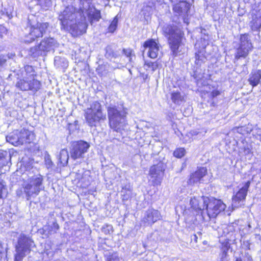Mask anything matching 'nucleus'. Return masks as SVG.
I'll return each instance as SVG.
<instances>
[{"instance_id":"1","label":"nucleus","mask_w":261,"mask_h":261,"mask_svg":"<svg viewBox=\"0 0 261 261\" xmlns=\"http://www.w3.org/2000/svg\"><path fill=\"white\" fill-rule=\"evenodd\" d=\"M42 181L43 178L40 175L32 176L23 181L16 191L17 196L23 197L25 196L28 200L36 197L42 190Z\"/></svg>"},{"instance_id":"2","label":"nucleus","mask_w":261,"mask_h":261,"mask_svg":"<svg viewBox=\"0 0 261 261\" xmlns=\"http://www.w3.org/2000/svg\"><path fill=\"white\" fill-rule=\"evenodd\" d=\"M109 124L111 128L120 132L126 124L127 110L120 107H110L108 109Z\"/></svg>"},{"instance_id":"3","label":"nucleus","mask_w":261,"mask_h":261,"mask_svg":"<svg viewBox=\"0 0 261 261\" xmlns=\"http://www.w3.org/2000/svg\"><path fill=\"white\" fill-rule=\"evenodd\" d=\"M162 31L164 35L168 38V43L173 55L176 56L184 35L183 32L177 25L168 24H165L163 25Z\"/></svg>"},{"instance_id":"4","label":"nucleus","mask_w":261,"mask_h":261,"mask_svg":"<svg viewBox=\"0 0 261 261\" xmlns=\"http://www.w3.org/2000/svg\"><path fill=\"white\" fill-rule=\"evenodd\" d=\"M75 17V9L72 6L67 7L59 16L61 29L65 30H72L76 32L85 31L87 26H71Z\"/></svg>"},{"instance_id":"5","label":"nucleus","mask_w":261,"mask_h":261,"mask_svg":"<svg viewBox=\"0 0 261 261\" xmlns=\"http://www.w3.org/2000/svg\"><path fill=\"white\" fill-rule=\"evenodd\" d=\"M84 111L86 122L91 127L95 126L101 120L105 118L102 113L101 105L97 101L91 103L90 107Z\"/></svg>"},{"instance_id":"6","label":"nucleus","mask_w":261,"mask_h":261,"mask_svg":"<svg viewBox=\"0 0 261 261\" xmlns=\"http://www.w3.org/2000/svg\"><path fill=\"white\" fill-rule=\"evenodd\" d=\"M56 45L57 42L53 38H44L39 44L30 48L29 55L33 58L45 56L47 53L54 49Z\"/></svg>"},{"instance_id":"7","label":"nucleus","mask_w":261,"mask_h":261,"mask_svg":"<svg viewBox=\"0 0 261 261\" xmlns=\"http://www.w3.org/2000/svg\"><path fill=\"white\" fill-rule=\"evenodd\" d=\"M48 27V23H37L36 24L31 25L30 32L25 35L24 42L31 43L36 39L42 37L45 33L46 29Z\"/></svg>"},{"instance_id":"8","label":"nucleus","mask_w":261,"mask_h":261,"mask_svg":"<svg viewBox=\"0 0 261 261\" xmlns=\"http://www.w3.org/2000/svg\"><path fill=\"white\" fill-rule=\"evenodd\" d=\"M89 147L90 144L86 141L80 140L73 142L70 148L71 158L74 160L84 158Z\"/></svg>"},{"instance_id":"9","label":"nucleus","mask_w":261,"mask_h":261,"mask_svg":"<svg viewBox=\"0 0 261 261\" xmlns=\"http://www.w3.org/2000/svg\"><path fill=\"white\" fill-rule=\"evenodd\" d=\"M165 168L166 165L163 162H159L156 164H154L151 166L149 176L150 177V180L154 186H158L161 184Z\"/></svg>"},{"instance_id":"10","label":"nucleus","mask_w":261,"mask_h":261,"mask_svg":"<svg viewBox=\"0 0 261 261\" xmlns=\"http://www.w3.org/2000/svg\"><path fill=\"white\" fill-rule=\"evenodd\" d=\"M225 208L226 205L221 200L211 197L210 202L207 204L205 214L207 215L208 219L215 218Z\"/></svg>"},{"instance_id":"11","label":"nucleus","mask_w":261,"mask_h":261,"mask_svg":"<svg viewBox=\"0 0 261 261\" xmlns=\"http://www.w3.org/2000/svg\"><path fill=\"white\" fill-rule=\"evenodd\" d=\"M240 40V46L237 49L235 55V58L238 59L241 58H246L253 47L248 35H241Z\"/></svg>"},{"instance_id":"12","label":"nucleus","mask_w":261,"mask_h":261,"mask_svg":"<svg viewBox=\"0 0 261 261\" xmlns=\"http://www.w3.org/2000/svg\"><path fill=\"white\" fill-rule=\"evenodd\" d=\"M16 87L22 91L31 90L36 92L40 88L41 83L35 79L25 76L17 82Z\"/></svg>"},{"instance_id":"13","label":"nucleus","mask_w":261,"mask_h":261,"mask_svg":"<svg viewBox=\"0 0 261 261\" xmlns=\"http://www.w3.org/2000/svg\"><path fill=\"white\" fill-rule=\"evenodd\" d=\"M251 182L247 181L236 193V195L232 197V206L239 207L241 206L242 203L245 200L248 188L250 187Z\"/></svg>"},{"instance_id":"14","label":"nucleus","mask_w":261,"mask_h":261,"mask_svg":"<svg viewBox=\"0 0 261 261\" xmlns=\"http://www.w3.org/2000/svg\"><path fill=\"white\" fill-rule=\"evenodd\" d=\"M33 244V242L30 238L24 234H21L18 241V244L16 246V251L17 252H20L26 255L30 252V248Z\"/></svg>"},{"instance_id":"15","label":"nucleus","mask_w":261,"mask_h":261,"mask_svg":"<svg viewBox=\"0 0 261 261\" xmlns=\"http://www.w3.org/2000/svg\"><path fill=\"white\" fill-rule=\"evenodd\" d=\"M143 47L144 49L148 50L147 54L149 57L153 59L157 57L159 51V46L153 39L146 41L144 43Z\"/></svg>"},{"instance_id":"16","label":"nucleus","mask_w":261,"mask_h":261,"mask_svg":"<svg viewBox=\"0 0 261 261\" xmlns=\"http://www.w3.org/2000/svg\"><path fill=\"white\" fill-rule=\"evenodd\" d=\"M161 217L160 213L158 210L150 208L146 211L142 221L145 224L150 225L160 220Z\"/></svg>"},{"instance_id":"17","label":"nucleus","mask_w":261,"mask_h":261,"mask_svg":"<svg viewBox=\"0 0 261 261\" xmlns=\"http://www.w3.org/2000/svg\"><path fill=\"white\" fill-rule=\"evenodd\" d=\"M11 158V154L9 152L0 150V175L5 173L6 168L9 169L8 164Z\"/></svg>"},{"instance_id":"18","label":"nucleus","mask_w":261,"mask_h":261,"mask_svg":"<svg viewBox=\"0 0 261 261\" xmlns=\"http://www.w3.org/2000/svg\"><path fill=\"white\" fill-rule=\"evenodd\" d=\"M18 134L20 145L30 143L34 139V134L26 129L18 130Z\"/></svg>"},{"instance_id":"19","label":"nucleus","mask_w":261,"mask_h":261,"mask_svg":"<svg viewBox=\"0 0 261 261\" xmlns=\"http://www.w3.org/2000/svg\"><path fill=\"white\" fill-rule=\"evenodd\" d=\"M207 169L205 167L200 168L198 170L193 173L189 179L190 184H195L200 181L202 178L205 175Z\"/></svg>"},{"instance_id":"20","label":"nucleus","mask_w":261,"mask_h":261,"mask_svg":"<svg viewBox=\"0 0 261 261\" xmlns=\"http://www.w3.org/2000/svg\"><path fill=\"white\" fill-rule=\"evenodd\" d=\"M249 84L252 87H255L261 83V69L252 71L248 79Z\"/></svg>"},{"instance_id":"21","label":"nucleus","mask_w":261,"mask_h":261,"mask_svg":"<svg viewBox=\"0 0 261 261\" xmlns=\"http://www.w3.org/2000/svg\"><path fill=\"white\" fill-rule=\"evenodd\" d=\"M80 10L82 13L84 19L86 18L85 15L94 8V6L92 4L93 0H80Z\"/></svg>"},{"instance_id":"22","label":"nucleus","mask_w":261,"mask_h":261,"mask_svg":"<svg viewBox=\"0 0 261 261\" xmlns=\"http://www.w3.org/2000/svg\"><path fill=\"white\" fill-rule=\"evenodd\" d=\"M171 99L176 105H180L186 101V96L178 90L173 91L170 93Z\"/></svg>"},{"instance_id":"23","label":"nucleus","mask_w":261,"mask_h":261,"mask_svg":"<svg viewBox=\"0 0 261 261\" xmlns=\"http://www.w3.org/2000/svg\"><path fill=\"white\" fill-rule=\"evenodd\" d=\"M59 229V225L56 221H55L51 225L45 226L42 229V233L46 237H48L50 235L57 233Z\"/></svg>"},{"instance_id":"24","label":"nucleus","mask_w":261,"mask_h":261,"mask_svg":"<svg viewBox=\"0 0 261 261\" xmlns=\"http://www.w3.org/2000/svg\"><path fill=\"white\" fill-rule=\"evenodd\" d=\"M86 17H87L89 20L92 23L93 21H98L101 18L100 12L94 8H92L91 10L89 11L86 15Z\"/></svg>"},{"instance_id":"25","label":"nucleus","mask_w":261,"mask_h":261,"mask_svg":"<svg viewBox=\"0 0 261 261\" xmlns=\"http://www.w3.org/2000/svg\"><path fill=\"white\" fill-rule=\"evenodd\" d=\"M54 64L58 68L66 69L68 66V61L65 58L60 56L55 57Z\"/></svg>"},{"instance_id":"26","label":"nucleus","mask_w":261,"mask_h":261,"mask_svg":"<svg viewBox=\"0 0 261 261\" xmlns=\"http://www.w3.org/2000/svg\"><path fill=\"white\" fill-rule=\"evenodd\" d=\"M7 141L14 146H18L19 144L18 130H15L6 137Z\"/></svg>"},{"instance_id":"27","label":"nucleus","mask_w":261,"mask_h":261,"mask_svg":"<svg viewBox=\"0 0 261 261\" xmlns=\"http://www.w3.org/2000/svg\"><path fill=\"white\" fill-rule=\"evenodd\" d=\"M229 249V245L228 244L222 245L221 252L219 254V261H228V255L227 252Z\"/></svg>"},{"instance_id":"28","label":"nucleus","mask_w":261,"mask_h":261,"mask_svg":"<svg viewBox=\"0 0 261 261\" xmlns=\"http://www.w3.org/2000/svg\"><path fill=\"white\" fill-rule=\"evenodd\" d=\"M189 8V5L185 2H182L175 5L173 10L178 14L187 12Z\"/></svg>"},{"instance_id":"29","label":"nucleus","mask_w":261,"mask_h":261,"mask_svg":"<svg viewBox=\"0 0 261 261\" xmlns=\"http://www.w3.org/2000/svg\"><path fill=\"white\" fill-rule=\"evenodd\" d=\"M198 197H202L203 202H199L198 211H201L202 216L204 217L205 210L207 208V204L210 202L211 198L204 196H198Z\"/></svg>"},{"instance_id":"30","label":"nucleus","mask_w":261,"mask_h":261,"mask_svg":"<svg viewBox=\"0 0 261 261\" xmlns=\"http://www.w3.org/2000/svg\"><path fill=\"white\" fill-rule=\"evenodd\" d=\"M69 159V154L67 149H62L60 153L59 160L64 165H67Z\"/></svg>"},{"instance_id":"31","label":"nucleus","mask_w":261,"mask_h":261,"mask_svg":"<svg viewBox=\"0 0 261 261\" xmlns=\"http://www.w3.org/2000/svg\"><path fill=\"white\" fill-rule=\"evenodd\" d=\"M202 197H195L191 198L190 200V204L191 207L196 211H198L199 202H203Z\"/></svg>"},{"instance_id":"32","label":"nucleus","mask_w":261,"mask_h":261,"mask_svg":"<svg viewBox=\"0 0 261 261\" xmlns=\"http://www.w3.org/2000/svg\"><path fill=\"white\" fill-rule=\"evenodd\" d=\"M106 56L108 58H116L119 56L117 51H114L112 47L110 45L107 46L106 48Z\"/></svg>"},{"instance_id":"33","label":"nucleus","mask_w":261,"mask_h":261,"mask_svg":"<svg viewBox=\"0 0 261 261\" xmlns=\"http://www.w3.org/2000/svg\"><path fill=\"white\" fill-rule=\"evenodd\" d=\"M24 69L25 72L26 73L25 77L31 79H35V76H36V74L35 73V71L32 66L27 65L25 66Z\"/></svg>"},{"instance_id":"34","label":"nucleus","mask_w":261,"mask_h":261,"mask_svg":"<svg viewBox=\"0 0 261 261\" xmlns=\"http://www.w3.org/2000/svg\"><path fill=\"white\" fill-rule=\"evenodd\" d=\"M121 193L123 201H126L131 197L132 191L129 189L123 188Z\"/></svg>"},{"instance_id":"35","label":"nucleus","mask_w":261,"mask_h":261,"mask_svg":"<svg viewBox=\"0 0 261 261\" xmlns=\"http://www.w3.org/2000/svg\"><path fill=\"white\" fill-rule=\"evenodd\" d=\"M185 153L186 150L184 148H179L174 151L173 154L176 158H181L185 155Z\"/></svg>"},{"instance_id":"36","label":"nucleus","mask_w":261,"mask_h":261,"mask_svg":"<svg viewBox=\"0 0 261 261\" xmlns=\"http://www.w3.org/2000/svg\"><path fill=\"white\" fill-rule=\"evenodd\" d=\"M7 191L6 182L2 179H0V199L3 197V195Z\"/></svg>"},{"instance_id":"37","label":"nucleus","mask_w":261,"mask_h":261,"mask_svg":"<svg viewBox=\"0 0 261 261\" xmlns=\"http://www.w3.org/2000/svg\"><path fill=\"white\" fill-rule=\"evenodd\" d=\"M118 24V19L117 17H115L113 21L111 22L109 27V31L111 33H113L116 29Z\"/></svg>"},{"instance_id":"38","label":"nucleus","mask_w":261,"mask_h":261,"mask_svg":"<svg viewBox=\"0 0 261 261\" xmlns=\"http://www.w3.org/2000/svg\"><path fill=\"white\" fill-rule=\"evenodd\" d=\"M112 228V225L105 224L102 227L101 230L103 233L107 234L111 233L113 231Z\"/></svg>"},{"instance_id":"39","label":"nucleus","mask_w":261,"mask_h":261,"mask_svg":"<svg viewBox=\"0 0 261 261\" xmlns=\"http://www.w3.org/2000/svg\"><path fill=\"white\" fill-rule=\"evenodd\" d=\"M145 65L148 67L151 68L153 71L155 70L158 68V64L156 62H149L146 63Z\"/></svg>"},{"instance_id":"40","label":"nucleus","mask_w":261,"mask_h":261,"mask_svg":"<svg viewBox=\"0 0 261 261\" xmlns=\"http://www.w3.org/2000/svg\"><path fill=\"white\" fill-rule=\"evenodd\" d=\"M195 63L196 64L200 65L201 62H202L203 60L204 59V57L200 56L199 54H196L195 56Z\"/></svg>"},{"instance_id":"41","label":"nucleus","mask_w":261,"mask_h":261,"mask_svg":"<svg viewBox=\"0 0 261 261\" xmlns=\"http://www.w3.org/2000/svg\"><path fill=\"white\" fill-rule=\"evenodd\" d=\"M25 255V254L21 253L20 252H17L15 255L14 261H21L22 258Z\"/></svg>"},{"instance_id":"42","label":"nucleus","mask_w":261,"mask_h":261,"mask_svg":"<svg viewBox=\"0 0 261 261\" xmlns=\"http://www.w3.org/2000/svg\"><path fill=\"white\" fill-rule=\"evenodd\" d=\"M220 94V93L219 91L215 90H213V91H212L211 92L210 96L212 98H214L216 96L219 95Z\"/></svg>"},{"instance_id":"43","label":"nucleus","mask_w":261,"mask_h":261,"mask_svg":"<svg viewBox=\"0 0 261 261\" xmlns=\"http://www.w3.org/2000/svg\"><path fill=\"white\" fill-rule=\"evenodd\" d=\"M122 51L127 57H129L131 56L132 50L130 49H123Z\"/></svg>"},{"instance_id":"44","label":"nucleus","mask_w":261,"mask_h":261,"mask_svg":"<svg viewBox=\"0 0 261 261\" xmlns=\"http://www.w3.org/2000/svg\"><path fill=\"white\" fill-rule=\"evenodd\" d=\"M6 62V59L4 58V56H0V70L2 67L5 65Z\"/></svg>"},{"instance_id":"45","label":"nucleus","mask_w":261,"mask_h":261,"mask_svg":"<svg viewBox=\"0 0 261 261\" xmlns=\"http://www.w3.org/2000/svg\"><path fill=\"white\" fill-rule=\"evenodd\" d=\"M108 261H118V256L116 254H113L108 258Z\"/></svg>"},{"instance_id":"46","label":"nucleus","mask_w":261,"mask_h":261,"mask_svg":"<svg viewBox=\"0 0 261 261\" xmlns=\"http://www.w3.org/2000/svg\"><path fill=\"white\" fill-rule=\"evenodd\" d=\"M256 18L257 19V21L261 24V9H259L256 15Z\"/></svg>"},{"instance_id":"47","label":"nucleus","mask_w":261,"mask_h":261,"mask_svg":"<svg viewBox=\"0 0 261 261\" xmlns=\"http://www.w3.org/2000/svg\"><path fill=\"white\" fill-rule=\"evenodd\" d=\"M4 248L3 246V244L0 242V259H1L3 257L4 253Z\"/></svg>"},{"instance_id":"48","label":"nucleus","mask_w":261,"mask_h":261,"mask_svg":"<svg viewBox=\"0 0 261 261\" xmlns=\"http://www.w3.org/2000/svg\"><path fill=\"white\" fill-rule=\"evenodd\" d=\"M245 257L247 258V261H253V259L250 255L248 253L245 254Z\"/></svg>"},{"instance_id":"49","label":"nucleus","mask_w":261,"mask_h":261,"mask_svg":"<svg viewBox=\"0 0 261 261\" xmlns=\"http://www.w3.org/2000/svg\"><path fill=\"white\" fill-rule=\"evenodd\" d=\"M252 27L253 30H256L257 28L260 27V26H252Z\"/></svg>"},{"instance_id":"50","label":"nucleus","mask_w":261,"mask_h":261,"mask_svg":"<svg viewBox=\"0 0 261 261\" xmlns=\"http://www.w3.org/2000/svg\"><path fill=\"white\" fill-rule=\"evenodd\" d=\"M236 261H242L241 258H237Z\"/></svg>"},{"instance_id":"51","label":"nucleus","mask_w":261,"mask_h":261,"mask_svg":"<svg viewBox=\"0 0 261 261\" xmlns=\"http://www.w3.org/2000/svg\"><path fill=\"white\" fill-rule=\"evenodd\" d=\"M258 137L259 138H258V139H259V141L261 142V135H258Z\"/></svg>"},{"instance_id":"52","label":"nucleus","mask_w":261,"mask_h":261,"mask_svg":"<svg viewBox=\"0 0 261 261\" xmlns=\"http://www.w3.org/2000/svg\"><path fill=\"white\" fill-rule=\"evenodd\" d=\"M194 239H195V241H196V239H197V236H196V235H194Z\"/></svg>"},{"instance_id":"53","label":"nucleus","mask_w":261,"mask_h":261,"mask_svg":"<svg viewBox=\"0 0 261 261\" xmlns=\"http://www.w3.org/2000/svg\"><path fill=\"white\" fill-rule=\"evenodd\" d=\"M51 163V161L49 160V161H48V163Z\"/></svg>"}]
</instances>
